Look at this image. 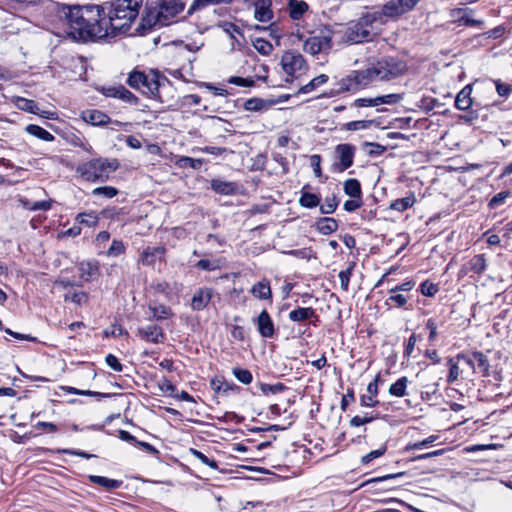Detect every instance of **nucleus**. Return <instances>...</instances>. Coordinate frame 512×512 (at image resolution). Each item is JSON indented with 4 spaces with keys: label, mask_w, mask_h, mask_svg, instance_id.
I'll return each instance as SVG.
<instances>
[{
    "label": "nucleus",
    "mask_w": 512,
    "mask_h": 512,
    "mask_svg": "<svg viewBox=\"0 0 512 512\" xmlns=\"http://www.w3.org/2000/svg\"><path fill=\"white\" fill-rule=\"evenodd\" d=\"M338 228V222L333 218H321L317 222V229L323 235H329Z\"/></svg>",
    "instance_id": "obj_26"
},
{
    "label": "nucleus",
    "mask_w": 512,
    "mask_h": 512,
    "mask_svg": "<svg viewBox=\"0 0 512 512\" xmlns=\"http://www.w3.org/2000/svg\"><path fill=\"white\" fill-rule=\"evenodd\" d=\"M92 194L94 196L103 195L106 198H113L118 194V191L116 188L111 186H104V187H97L93 189Z\"/></svg>",
    "instance_id": "obj_49"
},
{
    "label": "nucleus",
    "mask_w": 512,
    "mask_h": 512,
    "mask_svg": "<svg viewBox=\"0 0 512 512\" xmlns=\"http://www.w3.org/2000/svg\"><path fill=\"white\" fill-rule=\"evenodd\" d=\"M196 267L201 270L212 271L218 268V265L206 259H201L197 262Z\"/></svg>",
    "instance_id": "obj_62"
},
{
    "label": "nucleus",
    "mask_w": 512,
    "mask_h": 512,
    "mask_svg": "<svg viewBox=\"0 0 512 512\" xmlns=\"http://www.w3.org/2000/svg\"><path fill=\"white\" fill-rule=\"evenodd\" d=\"M26 131L29 134H31L41 140L47 141V142H51L54 140V136L50 132H48L47 130H45L44 128H42L38 125H34V124L28 125L26 127Z\"/></svg>",
    "instance_id": "obj_30"
},
{
    "label": "nucleus",
    "mask_w": 512,
    "mask_h": 512,
    "mask_svg": "<svg viewBox=\"0 0 512 512\" xmlns=\"http://www.w3.org/2000/svg\"><path fill=\"white\" fill-rule=\"evenodd\" d=\"M253 7L254 18L263 23L271 22L274 11L281 10L280 0H246Z\"/></svg>",
    "instance_id": "obj_11"
},
{
    "label": "nucleus",
    "mask_w": 512,
    "mask_h": 512,
    "mask_svg": "<svg viewBox=\"0 0 512 512\" xmlns=\"http://www.w3.org/2000/svg\"><path fill=\"white\" fill-rule=\"evenodd\" d=\"M339 162L335 163L334 170L343 172L353 165L355 147L351 144H339L335 148Z\"/></svg>",
    "instance_id": "obj_12"
},
{
    "label": "nucleus",
    "mask_w": 512,
    "mask_h": 512,
    "mask_svg": "<svg viewBox=\"0 0 512 512\" xmlns=\"http://www.w3.org/2000/svg\"><path fill=\"white\" fill-rule=\"evenodd\" d=\"M386 452V446L383 445L381 446L380 448L376 449V450H373L371 451L370 453L364 455L362 458H361V463L362 464H368L370 463L372 460L376 459V458H379L381 457L382 455H384V453Z\"/></svg>",
    "instance_id": "obj_54"
},
{
    "label": "nucleus",
    "mask_w": 512,
    "mask_h": 512,
    "mask_svg": "<svg viewBox=\"0 0 512 512\" xmlns=\"http://www.w3.org/2000/svg\"><path fill=\"white\" fill-rule=\"evenodd\" d=\"M184 4L180 0H157L145 8L141 22L136 29L140 34H146L155 27L171 24L183 11Z\"/></svg>",
    "instance_id": "obj_2"
},
{
    "label": "nucleus",
    "mask_w": 512,
    "mask_h": 512,
    "mask_svg": "<svg viewBox=\"0 0 512 512\" xmlns=\"http://www.w3.org/2000/svg\"><path fill=\"white\" fill-rule=\"evenodd\" d=\"M225 35L230 39L231 49H234L235 46H240L244 41V35L241 29L231 22H223L219 25Z\"/></svg>",
    "instance_id": "obj_14"
},
{
    "label": "nucleus",
    "mask_w": 512,
    "mask_h": 512,
    "mask_svg": "<svg viewBox=\"0 0 512 512\" xmlns=\"http://www.w3.org/2000/svg\"><path fill=\"white\" fill-rule=\"evenodd\" d=\"M369 66L375 82L390 81L403 75L407 70V65L403 60L392 56L382 57L370 63Z\"/></svg>",
    "instance_id": "obj_6"
},
{
    "label": "nucleus",
    "mask_w": 512,
    "mask_h": 512,
    "mask_svg": "<svg viewBox=\"0 0 512 512\" xmlns=\"http://www.w3.org/2000/svg\"><path fill=\"white\" fill-rule=\"evenodd\" d=\"M78 271L80 272V278L83 281H89L91 278L97 274L98 266L91 262H81L78 265Z\"/></svg>",
    "instance_id": "obj_25"
},
{
    "label": "nucleus",
    "mask_w": 512,
    "mask_h": 512,
    "mask_svg": "<svg viewBox=\"0 0 512 512\" xmlns=\"http://www.w3.org/2000/svg\"><path fill=\"white\" fill-rule=\"evenodd\" d=\"M416 202V198L413 193L409 196L396 199L390 204V209L396 210L398 212H403L408 208L412 207Z\"/></svg>",
    "instance_id": "obj_28"
},
{
    "label": "nucleus",
    "mask_w": 512,
    "mask_h": 512,
    "mask_svg": "<svg viewBox=\"0 0 512 512\" xmlns=\"http://www.w3.org/2000/svg\"><path fill=\"white\" fill-rule=\"evenodd\" d=\"M232 0H194L191 4V10H199L209 5H220L231 3Z\"/></svg>",
    "instance_id": "obj_40"
},
{
    "label": "nucleus",
    "mask_w": 512,
    "mask_h": 512,
    "mask_svg": "<svg viewBox=\"0 0 512 512\" xmlns=\"http://www.w3.org/2000/svg\"><path fill=\"white\" fill-rule=\"evenodd\" d=\"M258 332L264 338H271L274 335V323L266 310H263L256 319Z\"/></svg>",
    "instance_id": "obj_15"
},
{
    "label": "nucleus",
    "mask_w": 512,
    "mask_h": 512,
    "mask_svg": "<svg viewBox=\"0 0 512 512\" xmlns=\"http://www.w3.org/2000/svg\"><path fill=\"white\" fill-rule=\"evenodd\" d=\"M408 378L403 376L399 378L389 388V394L396 397H404L406 395V388L408 384Z\"/></svg>",
    "instance_id": "obj_31"
},
{
    "label": "nucleus",
    "mask_w": 512,
    "mask_h": 512,
    "mask_svg": "<svg viewBox=\"0 0 512 512\" xmlns=\"http://www.w3.org/2000/svg\"><path fill=\"white\" fill-rule=\"evenodd\" d=\"M124 251H125V246H124L123 242L120 240H113L108 251H107V255L112 256V257H117V256L121 255L122 253H124Z\"/></svg>",
    "instance_id": "obj_52"
},
{
    "label": "nucleus",
    "mask_w": 512,
    "mask_h": 512,
    "mask_svg": "<svg viewBox=\"0 0 512 512\" xmlns=\"http://www.w3.org/2000/svg\"><path fill=\"white\" fill-rule=\"evenodd\" d=\"M420 288L422 294L429 297L434 296L438 291L437 286L429 281H424Z\"/></svg>",
    "instance_id": "obj_57"
},
{
    "label": "nucleus",
    "mask_w": 512,
    "mask_h": 512,
    "mask_svg": "<svg viewBox=\"0 0 512 512\" xmlns=\"http://www.w3.org/2000/svg\"><path fill=\"white\" fill-rule=\"evenodd\" d=\"M486 266V259L483 254L475 255L469 261L470 270L477 274L483 273L486 269Z\"/></svg>",
    "instance_id": "obj_34"
},
{
    "label": "nucleus",
    "mask_w": 512,
    "mask_h": 512,
    "mask_svg": "<svg viewBox=\"0 0 512 512\" xmlns=\"http://www.w3.org/2000/svg\"><path fill=\"white\" fill-rule=\"evenodd\" d=\"M401 100H402L401 94H387V95H383V96H377L378 106L384 105V104H387V105L396 104V103L400 102Z\"/></svg>",
    "instance_id": "obj_48"
},
{
    "label": "nucleus",
    "mask_w": 512,
    "mask_h": 512,
    "mask_svg": "<svg viewBox=\"0 0 512 512\" xmlns=\"http://www.w3.org/2000/svg\"><path fill=\"white\" fill-rule=\"evenodd\" d=\"M106 364L116 372H121L123 369L122 364L119 362L118 358L113 354H108L105 358Z\"/></svg>",
    "instance_id": "obj_58"
},
{
    "label": "nucleus",
    "mask_w": 512,
    "mask_h": 512,
    "mask_svg": "<svg viewBox=\"0 0 512 512\" xmlns=\"http://www.w3.org/2000/svg\"><path fill=\"white\" fill-rule=\"evenodd\" d=\"M378 106L377 97L374 98H359L352 103V107H376Z\"/></svg>",
    "instance_id": "obj_55"
},
{
    "label": "nucleus",
    "mask_w": 512,
    "mask_h": 512,
    "mask_svg": "<svg viewBox=\"0 0 512 512\" xmlns=\"http://www.w3.org/2000/svg\"><path fill=\"white\" fill-rule=\"evenodd\" d=\"M344 192L352 198H361V185L357 179H348L344 182Z\"/></svg>",
    "instance_id": "obj_29"
},
{
    "label": "nucleus",
    "mask_w": 512,
    "mask_h": 512,
    "mask_svg": "<svg viewBox=\"0 0 512 512\" xmlns=\"http://www.w3.org/2000/svg\"><path fill=\"white\" fill-rule=\"evenodd\" d=\"M419 0H390L382 9V14L387 17H396L414 8Z\"/></svg>",
    "instance_id": "obj_13"
},
{
    "label": "nucleus",
    "mask_w": 512,
    "mask_h": 512,
    "mask_svg": "<svg viewBox=\"0 0 512 512\" xmlns=\"http://www.w3.org/2000/svg\"><path fill=\"white\" fill-rule=\"evenodd\" d=\"M327 81H328V76L325 74H321V75L313 78L306 85L302 86L299 89V93H302V94L309 93V92L313 91L314 89H316L317 87H320L321 85L325 84Z\"/></svg>",
    "instance_id": "obj_33"
},
{
    "label": "nucleus",
    "mask_w": 512,
    "mask_h": 512,
    "mask_svg": "<svg viewBox=\"0 0 512 512\" xmlns=\"http://www.w3.org/2000/svg\"><path fill=\"white\" fill-rule=\"evenodd\" d=\"M138 333L142 339L152 343H160L164 338L162 329L157 325H147L139 328Z\"/></svg>",
    "instance_id": "obj_17"
},
{
    "label": "nucleus",
    "mask_w": 512,
    "mask_h": 512,
    "mask_svg": "<svg viewBox=\"0 0 512 512\" xmlns=\"http://www.w3.org/2000/svg\"><path fill=\"white\" fill-rule=\"evenodd\" d=\"M106 7L55 4L56 17L64 33L76 42H94L109 35Z\"/></svg>",
    "instance_id": "obj_1"
},
{
    "label": "nucleus",
    "mask_w": 512,
    "mask_h": 512,
    "mask_svg": "<svg viewBox=\"0 0 512 512\" xmlns=\"http://www.w3.org/2000/svg\"><path fill=\"white\" fill-rule=\"evenodd\" d=\"M17 106L21 110H24V111H27V112H30V113H33V114H38L39 113L38 105L33 100H29V99H25V98H18Z\"/></svg>",
    "instance_id": "obj_39"
},
{
    "label": "nucleus",
    "mask_w": 512,
    "mask_h": 512,
    "mask_svg": "<svg viewBox=\"0 0 512 512\" xmlns=\"http://www.w3.org/2000/svg\"><path fill=\"white\" fill-rule=\"evenodd\" d=\"M288 13L292 20L297 21L308 12L309 6L303 0H288Z\"/></svg>",
    "instance_id": "obj_18"
},
{
    "label": "nucleus",
    "mask_w": 512,
    "mask_h": 512,
    "mask_svg": "<svg viewBox=\"0 0 512 512\" xmlns=\"http://www.w3.org/2000/svg\"><path fill=\"white\" fill-rule=\"evenodd\" d=\"M118 99H120L123 102L128 103L130 105H138L139 104V98L136 95H134L131 91H129L127 88H125L124 86L122 87V89H120V95H119Z\"/></svg>",
    "instance_id": "obj_46"
},
{
    "label": "nucleus",
    "mask_w": 512,
    "mask_h": 512,
    "mask_svg": "<svg viewBox=\"0 0 512 512\" xmlns=\"http://www.w3.org/2000/svg\"><path fill=\"white\" fill-rule=\"evenodd\" d=\"M448 364H449V374L447 377V381H448V383H454L459 378L460 369H459V366L457 365V363H455L452 358H450L448 360Z\"/></svg>",
    "instance_id": "obj_53"
},
{
    "label": "nucleus",
    "mask_w": 512,
    "mask_h": 512,
    "mask_svg": "<svg viewBox=\"0 0 512 512\" xmlns=\"http://www.w3.org/2000/svg\"><path fill=\"white\" fill-rule=\"evenodd\" d=\"M151 315L148 317L149 320H163L171 317L173 315L170 307L165 306L163 304L158 305H149L148 307Z\"/></svg>",
    "instance_id": "obj_23"
},
{
    "label": "nucleus",
    "mask_w": 512,
    "mask_h": 512,
    "mask_svg": "<svg viewBox=\"0 0 512 512\" xmlns=\"http://www.w3.org/2000/svg\"><path fill=\"white\" fill-rule=\"evenodd\" d=\"M371 124V120H356L346 123L344 125V128L347 131L365 130L368 129L371 126Z\"/></svg>",
    "instance_id": "obj_44"
},
{
    "label": "nucleus",
    "mask_w": 512,
    "mask_h": 512,
    "mask_svg": "<svg viewBox=\"0 0 512 512\" xmlns=\"http://www.w3.org/2000/svg\"><path fill=\"white\" fill-rule=\"evenodd\" d=\"M118 166L117 160L96 158L79 165L76 171L84 180L96 182L106 180Z\"/></svg>",
    "instance_id": "obj_5"
},
{
    "label": "nucleus",
    "mask_w": 512,
    "mask_h": 512,
    "mask_svg": "<svg viewBox=\"0 0 512 512\" xmlns=\"http://www.w3.org/2000/svg\"><path fill=\"white\" fill-rule=\"evenodd\" d=\"M122 87H123V85L104 87L102 89V93L106 97H112V98L118 99L119 95H120V89H122Z\"/></svg>",
    "instance_id": "obj_61"
},
{
    "label": "nucleus",
    "mask_w": 512,
    "mask_h": 512,
    "mask_svg": "<svg viewBox=\"0 0 512 512\" xmlns=\"http://www.w3.org/2000/svg\"><path fill=\"white\" fill-rule=\"evenodd\" d=\"M332 47V32L321 30L318 34L308 37L303 44V50L311 55L328 52Z\"/></svg>",
    "instance_id": "obj_10"
},
{
    "label": "nucleus",
    "mask_w": 512,
    "mask_h": 512,
    "mask_svg": "<svg viewBox=\"0 0 512 512\" xmlns=\"http://www.w3.org/2000/svg\"><path fill=\"white\" fill-rule=\"evenodd\" d=\"M168 82L165 76H161L156 70L151 69L148 73L133 69L127 78V84L135 90L140 91L143 95L164 102L160 94V88Z\"/></svg>",
    "instance_id": "obj_4"
},
{
    "label": "nucleus",
    "mask_w": 512,
    "mask_h": 512,
    "mask_svg": "<svg viewBox=\"0 0 512 512\" xmlns=\"http://www.w3.org/2000/svg\"><path fill=\"white\" fill-rule=\"evenodd\" d=\"M337 206L338 202L335 196L326 198L324 203L320 206V211L322 214H332L336 210Z\"/></svg>",
    "instance_id": "obj_47"
},
{
    "label": "nucleus",
    "mask_w": 512,
    "mask_h": 512,
    "mask_svg": "<svg viewBox=\"0 0 512 512\" xmlns=\"http://www.w3.org/2000/svg\"><path fill=\"white\" fill-rule=\"evenodd\" d=\"M439 438L438 435H431L429 437H427L426 439L422 440V441H419V442H415L413 444H410L407 446V450H418V449H422L424 447H427L428 445L434 443L435 441H437Z\"/></svg>",
    "instance_id": "obj_51"
},
{
    "label": "nucleus",
    "mask_w": 512,
    "mask_h": 512,
    "mask_svg": "<svg viewBox=\"0 0 512 512\" xmlns=\"http://www.w3.org/2000/svg\"><path fill=\"white\" fill-rule=\"evenodd\" d=\"M370 66L362 70H353L339 81V89L343 92L355 93L374 83Z\"/></svg>",
    "instance_id": "obj_8"
},
{
    "label": "nucleus",
    "mask_w": 512,
    "mask_h": 512,
    "mask_svg": "<svg viewBox=\"0 0 512 512\" xmlns=\"http://www.w3.org/2000/svg\"><path fill=\"white\" fill-rule=\"evenodd\" d=\"M213 291L211 288H200L198 289L191 300V308L194 311H200L204 309L212 298Z\"/></svg>",
    "instance_id": "obj_16"
},
{
    "label": "nucleus",
    "mask_w": 512,
    "mask_h": 512,
    "mask_svg": "<svg viewBox=\"0 0 512 512\" xmlns=\"http://www.w3.org/2000/svg\"><path fill=\"white\" fill-rule=\"evenodd\" d=\"M211 186L214 191L221 194H229L232 191V184L220 180H213Z\"/></svg>",
    "instance_id": "obj_50"
},
{
    "label": "nucleus",
    "mask_w": 512,
    "mask_h": 512,
    "mask_svg": "<svg viewBox=\"0 0 512 512\" xmlns=\"http://www.w3.org/2000/svg\"><path fill=\"white\" fill-rule=\"evenodd\" d=\"M505 33V28L503 26H497L492 30H489L488 32L484 33L483 35L486 36V38H492L497 39L500 38Z\"/></svg>",
    "instance_id": "obj_64"
},
{
    "label": "nucleus",
    "mask_w": 512,
    "mask_h": 512,
    "mask_svg": "<svg viewBox=\"0 0 512 512\" xmlns=\"http://www.w3.org/2000/svg\"><path fill=\"white\" fill-rule=\"evenodd\" d=\"M320 199L312 193H303L299 199V204L305 208H314L319 205Z\"/></svg>",
    "instance_id": "obj_38"
},
{
    "label": "nucleus",
    "mask_w": 512,
    "mask_h": 512,
    "mask_svg": "<svg viewBox=\"0 0 512 512\" xmlns=\"http://www.w3.org/2000/svg\"><path fill=\"white\" fill-rule=\"evenodd\" d=\"M51 200H45V201H36V202H24V207L30 211H37V210H43L47 211L51 208Z\"/></svg>",
    "instance_id": "obj_43"
},
{
    "label": "nucleus",
    "mask_w": 512,
    "mask_h": 512,
    "mask_svg": "<svg viewBox=\"0 0 512 512\" xmlns=\"http://www.w3.org/2000/svg\"><path fill=\"white\" fill-rule=\"evenodd\" d=\"M472 357L473 359H466L467 364L474 368V362H476L482 372L488 373L490 367L488 358L482 352H474Z\"/></svg>",
    "instance_id": "obj_27"
},
{
    "label": "nucleus",
    "mask_w": 512,
    "mask_h": 512,
    "mask_svg": "<svg viewBox=\"0 0 512 512\" xmlns=\"http://www.w3.org/2000/svg\"><path fill=\"white\" fill-rule=\"evenodd\" d=\"M232 373L239 382L245 385L250 384L253 380L251 372L247 369L233 368Z\"/></svg>",
    "instance_id": "obj_42"
},
{
    "label": "nucleus",
    "mask_w": 512,
    "mask_h": 512,
    "mask_svg": "<svg viewBox=\"0 0 512 512\" xmlns=\"http://www.w3.org/2000/svg\"><path fill=\"white\" fill-rule=\"evenodd\" d=\"M253 46L256 51L265 56L269 55L273 50L272 44L269 41L262 38H257L254 41Z\"/></svg>",
    "instance_id": "obj_41"
},
{
    "label": "nucleus",
    "mask_w": 512,
    "mask_h": 512,
    "mask_svg": "<svg viewBox=\"0 0 512 512\" xmlns=\"http://www.w3.org/2000/svg\"><path fill=\"white\" fill-rule=\"evenodd\" d=\"M229 83L235 84V85L241 86V87H251L254 85V80L251 78H242V77L233 76L229 79Z\"/></svg>",
    "instance_id": "obj_59"
},
{
    "label": "nucleus",
    "mask_w": 512,
    "mask_h": 512,
    "mask_svg": "<svg viewBox=\"0 0 512 512\" xmlns=\"http://www.w3.org/2000/svg\"><path fill=\"white\" fill-rule=\"evenodd\" d=\"M82 118L85 122L94 126L106 125L110 122V117L99 110H86L82 113Z\"/></svg>",
    "instance_id": "obj_20"
},
{
    "label": "nucleus",
    "mask_w": 512,
    "mask_h": 512,
    "mask_svg": "<svg viewBox=\"0 0 512 512\" xmlns=\"http://www.w3.org/2000/svg\"><path fill=\"white\" fill-rule=\"evenodd\" d=\"M251 294L260 300H271L272 291L268 280L263 279L254 284L250 290Z\"/></svg>",
    "instance_id": "obj_21"
},
{
    "label": "nucleus",
    "mask_w": 512,
    "mask_h": 512,
    "mask_svg": "<svg viewBox=\"0 0 512 512\" xmlns=\"http://www.w3.org/2000/svg\"><path fill=\"white\" fill-rule=\"evenodd\" d=\"M89 480L92 483L100 485L102 487H105L106 489H109V490L117 489L122 484V481H120V480L109 479L107 477L97 476V475H90Z\"/></svg>",
    "instance_id": "obj_24"
},
{
    "label": "nucleus",
    "mask_w": 512,
    "mask_h": 512,
    "mask_svg": "<svg viewBox=\"0 0 512 512\" xmlns=\"http://www.w3.org/2000/svg\"><path fill=\"white\" fill-rule=\"evenodd\" d=\"M472 10L469 9H454L451 12V16L457 21L460 25L465 26H478L482 25V20L473 19L470 14Z\"/></svg>",
    "instance_id": "obj_19"
},
{
    "label": "nucleus",
    "mask_w": 512,
    "mask_h": 512,
    "mask_svg": "<svg viewBox=\"0 0 512 512\" xmlns=\"http://www.w3.org/2000/svg\"><path fill=\"white\" fill-rule=\"evenodd\" d=\"M211 386H212V389L216 392H219L221 390L226 392L230 388L228 383H226L225 381H222L221 379H218V378L213 379L211 381Z\"/></svg>",
    "instance_id": "obj_63"
},
{
    "label": "nucleus",
    "mask_w": 512,
    "mask_h": 512,
    "mask_svg": "<svg viewBox=\"0 0 512 512\" xmlns=\"http://www.w3.org/2000/svg\"><path fill=\"white\" fill-rule=\"evenodd\" d=\"M471 91L470 85H467L457 94L455 99L457 109L465 111L472 106Z\"/></svg>",
    "instance_id": "obj_22"
},
{
    "label": "nucleus",
    "mask_w": 512,
    "mask_h": 512,
    "mask_svg": "<svg viewBox=\"0 0 512 512\" xmlns=\"http://www.w3.org/2000/svg\"><path fill=\"white\" fill-rule=\"evenodd\" d=\"M355 262H350L345 270L339 272L340 286L343 291H348L350 278L355 268Z\"/></svg>",
    "instance_id": "obj_36"
},
{
    "label": "nucleus",
    "mask_w": 512,
    "mask_h": 512,
    "mask_svg": "<svg viewBox=\"0 0 512 512\" xmlns=\"http://www.w3.org/2000/svg\"><path fill=\"white\" fill-rule=\"evenodd\" d=\"M267 106V102L261 98H250L244 103V108L247 111H261Z\"/></svg>",
    "instance_id": "obj_37"
},
{
    "label": "nucleus",
    "mask_w": 512,
    "mask_h": 512,
    "mask_svg": "<svg viewBox=\"0 0 512 512\" xmlns=\"http://www.w3.org/2000/svg\"><path fill=\"white\" fill-rule=\"evenodd\" d=\"M98 221L99 217L95 212L79 213L76 216V222L87 227H94Z\"/></svg>",
    "instance_id": "obj_35"
},
{
    "label": "nucleus",
    "mask_w": 512,
    "mask_h": 512,
    "mask_svg": "<svg viewBox=\"0 0 512 512\" xmlns=\"http://www.w3.org/2000/svg\"><path fill=\"white\" fill-rule=\"evenodd\" d=\"M377 20V13H368L357 21L351 22L344 32L347 43L357 44L371 39L373 24Z\"/></svg>",
    "instance_id": "obj_7"
},
{
    "label": "nucleus",
    "mask_w": 512,
    "mask_h": 512,
    "mask_svg": "<svg viewBox=\"0 0 512 512\" xmlns=\"http://www.w3.org/2000/svg\"><path fill=\"white\" fill-rule=\"evenodd\" d=\"M158 253H160L159 248H146L141 254L142 263L147 266L152 265Z\"/></svg>",
    "instance_id": "obj_45"
},
{
    "label": "nucleus",
    "mask_w": 512,
    "mask_h": 512,
    "mask_svg": "<svg viewBox=\"0 0 512 512\" xmlns=\"http://www.w3.org/2000/svg\"><path fill=\"white\" fill-rule=\"evenodd\" d=\"M496 91L501 97H508L512 92V87L509 84L501 83L500 81H495Z\"/></svg>",
    "instance_id": "obj_60"
},
{
    "label": "nucleus",
    "mask_w": 512,
    "mask_h": 512,
    "mask_svg": "<svg viewBox=\"0 0 512 512\" xmlns=\"http://www.w3.org/2000/svg\"><path fill=\"white\" fill-rule=\"evenodd\" d=\"M142 4L143 0H115L107 7L108 30L125 32L137 18Z\"/></svg>",
    "instance_id": "obj_3"
},
{
    "label": "nucleus",
    "mask_w": 512,
    "mask_h": 512,
    "mask_svg": "<svg viewBox=\"0 0 512 512\" xmlns=\"http://www.w3.org/2000/svg\"><path fill=\"white\" fill-rule=\"evenodd\" d=\"M280 64L286 75L296 78L304 74L308 68L304 57L295 50L284 52Z\"/></svg>",
    "instance_id": "obj_9"
},
{
    "label": "nucleus",
    "mask_w": 512,
    "mask_h": 512,
    "mask_svg": "<svg viewBox=\"0 0 512 512\" xmlns=\"http://www.w3.org/2000/svg\"><path fill=\"white\" fill-rule=\"evenodd\" d=\"M285 388L286 387L282 383H277V384H274V385L261 384V391L264 394H269V393L277 394V393H281L282 391L285 390Z\"/></svg>",
    "instance_id": "obj_56"
},
{
    "label": "nucleus",
    "mask_w": 512,
    "mask_h": 512,
    "mask_svg": "<svg viewBox=\"0 0 512 512\" xmlns=\"http://www.w3.org/2000/svg\"><path fill=\"white\" fill-rule=\"evenodd\" d=\"M314 314V310L310 307L297 308L289 313V319L294 322H300L311 318Z\"/></svg>",
    "instance_id": "obj_32"
}]
</instances>
